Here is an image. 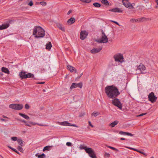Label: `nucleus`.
Segmentation results:
<instances>
[{"label":"nucleus","mask_w":158,"mask_h":158,"mask_svg":"<svg viewBox=\"0 0 158 158\" xmlns=\"http://www.w3.org/2000/svg\"><path fill=\"white\" fill-rule=\"evenodd\" d=\"M45 35L44 30L39 26L34 27L33 30L32 35L36 38L43 37Z\"/></svg>","instance_id":"obj_1"},{"label":"nucleus","mask_w":158,"mask_h":158,"mask_svg":"<svg viewBox=\"0 0 158 158\" xmlns=\"http://www.w3.org/2000/svg\"><path fill=\"white\" fill-rule=\"evenodd\" d=\"M120 94L117 88L114 85L109 86V98H115Z\"/></svg>","instance_id":"obj_2"},{"label":"nucleus","mask_w":158,"mask_h":158,"mask_svg":"<svg viewBox=\"0 0 158 158\" xmlns=\"http://www.w3.org/2000/svg\"><path fill=\"white\" fill-rule=\"evenodd\" d=\"M80 148L81 149H84L90 157L92 158H96L95 152L92 148H88L86 146L83 145H81Z\"/></svg>","instance_id":"obj_3"},{"label":"nucleus","mask_w":158,"mask_h":158,"mask_svg":"<svg viewBox=\"0 0 158 158\" xmlns=\"http://www.w3.org/2000/svg\"><path fill=\"white\" fill-rule=\"evenodd\" d=\"M113 57L115 61L122 63L124 62L123 55L121 53H118L115 54Z\"/></svg>","instance_id":"obj_4"},{"label":"nucleus","mask_w":158,"mask_h":158,"mask_svg":"<svg viewBox=\"0 0 158 158\" xmlns=\"http://www.w3.org/2000/svg\"><path fill=\"white\" fill-rule=\"evenodd\" d=\"M112 102L114 105L118 107L120 109H122V104L118 99L114 98L112 100Z\"/></svg>","instance_id":"obj_5"},{"label":"nucleus","mask_w":158,"mask_h":158,"mask_svg":"<svg viewBox=\"0 0 158 158\" xmlns=\"http://www.w3.org/2000/svg\"><path fill=\"white\" fill-rule=\"evenodd\" d=\"M136 67L137 68L136 70H139L142 74H144L146 73V67L143 64L140 63L139 65L137 66Z\"/></svg>","instance_id":"obj_6"},{"label":"nucleus","mask_w":158,"mask_h":158,"mask_svg":"<svg viewBox=\"0 0 158 158\" xmlns=\"http://www.w3.org/2000/svg\"><path fill=\"white\" fill-rule=\"evenodd\" d=\"M96 41L99 43H106L108 41V39L104 34H102L101 38L96 39Z\"/></svg>","instance_id":"obj_7"},{"label":"nucleus","mask_w":158,"mask_h":158,"mask_svg":"<svg viewBox=\"0 0 158 158\" xmlns=\"http://www.w3.org/2000/svg\"><path fill=\"white\" fill-rule=\"evenodd\" d=\"M23 106L20 104H11L9 105L10 108H12L17 110H19L22 109Z\"/></svg>","instance_id":"obj_8"},{"label":"nucleus","mask_w":158,"mask_h":158,"mask_svg":"<svg viewBox=\"0 0 158 158\" xmlns=\"http://www.w3.org/2000/svg\"><path fill=\"white\" fill-rule=\"evenodd\" d=\"M148 100L152 103H154L156 102L157 97L154 95V93L152 92L150 93L148 96Z\"/></svg>","instance_id":"obj_9"},{"label":"nucleus","mask_w":158,"mask_h":158,"mask_svg":"<svg viewBox=\"0 0 158 158\" xmlns=\"http://www.w3.org/2000/svg\"><path fill=\"white\" fill-rule=\"evenodd\" d=\"M82 86V82H80L78 83H73L70 87L71 89L75 88L77 87H79L81 88Z\"/></svg>","instance_id":"obj_10"},{"label":"nucleus","mask_w":158,"mask_h":158,"mask_svg":"<svg viewBox=\"0 0 158 158\" xmlns=\"http://www.w3.org/2000/svg\"><path fill=\"white\" fill-rule=\"evenodd\" d=\"M88 33L86 31H81L80 35V38L81 40H84L87 37Z\"/></svg>","instance_id":"obj_11"},{"label":"nucleus","mask_w":158,"mask_h":158,"mask_svg":"<svg viewBox=\"0 0 158 158\" xmlns=\"http://www.w3.org/2000/svg\"><path fill=\"white\" fill-rule=\"evenodd\" d=\"M123 9L121 8L115 7L113 9H109V11H111L114 12H117L119 13H122L123 11Z\"/></svg>","instance_id":"obj_12"},{"label":"nucleus","mask_w":158,"mask_h":158,"mask_svg":"<svg viewBox=\"0 0 158 158\" xmlns=\"http://www.w3.org/2000/svg\"><path fill=\"white\" fill-rule=\"evenodd\" d=\"M123 4L127 8H128L131 9H134V7H133L131 3L129 2H126L124 1H122Z\"/></svg>","instance_id":"obj_13"},{"label":"nucleus","mask_w":158,"mask_h":158,"mask_svg":"<svg viewBox=\"0 0 158 158\" xmlns=\"http://www.w3.org/2000/svg\"><path fill=\"white\" fill-rule=\"evenodd\" d=\"M59 124L60 125L63 126H72L77 127H78L75 124H71V123H69L67 121H64L62 122H60Z\"/></svg>","instance_id":"obj_14"},{"label":"nucleus","mask_w":158,"mask_h":158,"mask_svg":"<svg viewBox=\"0 0 158 158\" xmlns=\"http://www.w3.org/2000/svg\"><path fill=\"white\" fill-rule=\"evenodd\" d=\"M102 48H94L90 51V52L92 53H96L100 52L102 49Z\"/></svg>","instance_id":"obj_15"},{"label":"nucleus","mask_w":158,"mask_h":158,"mask_svg":"<svg viewBox=\"0 0 158 158\" xmlns=\"http://www.w3.org/2000/svg\"><path fill=\"white\" fill-rule=\"evenodd\" d=\"M67 69L71 72H76V69L70 65H68L67 66Z\"/></svg>","instance_id":"obj_16"},{"label":"nucleus","mask_w":158,"mask_h":158,"mask_svg":"<svg viewBox=\"0 0 158 158\" xmlns=\"http://www.w3.org/2000/svg\"><path fill=\"white\" fill-rule=\"evenodd\" d=\"M75 21V19L74 18H71L68 20L67 23L69 25H70L74 23Z\"/></svg>","instance_id":"obj_17"},{"label":"nucleus","mask_w":158,"mask_h":158,"mask_svg":"<svg viewBox=\"0 0 158 158\" xmlns=\"http://www.w3.org/2000/svg\"><path fill=\"white\" fill-rule=\"evenodd\" d=\"M18 144L21 146H23L25 145L24 142L21 138L19 139L17 141Z\"/></svg>","instance_id":"obj_18"},{"label":"nucleus","mask_w":158,"mask_h":158,"mask_svg":"<svg viewBox=\"0 0 158 158\" xmlns=\"http://www.w3.org/2000/svg\"><path fill=\"white\" fill-rule=\"evenodd\" d=\"M9 26V24H2V25L0 26V30H2L4 29H5Z\"/></svg>","instance_id":"obj_19"},{"label":"nucleus","mask_w":158,"mask_h":158,"mask_svg":"<svg viewBox=\"0 0 158 158\" xmlns=\"http://www.w3.org/2000/svg\"><path fill=\"white\" fill-rule=\"evenodd\" d=\"M2 71V72L7 74H9L10 73V71L7 68L4 67H2L1 69Z\"/></svg>","instance_id":"obj_20"},{"label":"nucleus","mask_w":158,"mask_h":158,"mask_svg":"<svg viewBox=\"0 0 158 158\" xmlns=\"http://www.w3.org/2000/svg\"><path fill=\"white\" fill-rule=\"evenodd\" d=\"M139 20L140 22H143L145 21H147L149 20H151V19L148 18H145L144 17H142L141 18H139Z\"/></svg>","instance_id":"obj_21"},{"label":"nucleus","mask_w":158,"mask_h":158,"mask_svg":"<svg viewBox=\"0 0 158 158\" xmlns=\"http://www.w3.org/2000/svg\"><path fill=\"white\" fill-rule=\"evenodd\" d=\"M118 122H119L118 121L115 120L110 123L109 124V126H111L112 127H114L115 125L118 123Z\"/></svg>","instance_id":"obj_22"},{"label":"nucleus","mask_w":158,"mask_h":158,"mask_svg":"<svg viewBox=\"0 0 158 158\" xmlns=\"http://www.w3.org/2000/svg\"><path fill=\"white\" fill-rule=\"evenodd\" d=\"M19 75L20 77L22 78H26V73L25 72H21L19 73Z\"/></svg>","instance_id":"obj_23"},{"label":"nucleus","mask_w":158,"mask_h":158,"mask_svg":"<svg viewBox=\"0 0 158 158\" xmlns=\"http://www.w3.org/2000/svg\"><path fill=\"white\" fill-rule=\"evenodd\" d=\"M19 114L26 119L29 120L30 119V118L28 116L24 114L19 113Z\"/></svg>","instance_id":"obj_24"},{"label":"nucleus","mask_w":158,"mask_h":158,"mask_svg":"<svg viewBox=\"0 0 158 158\" xmlns=\"http://www.w3.org/2000/svg\"><path fill=\"white\" fill-rule=\"evenodd\" d=\"M46 48L49 50L52 47V45L50 42H48L46 45Z\"/></svg>","instance_id":"obj_25"},{"label":"nucleus","mask_w":158,"mask_h":158,"mask_svg":"<svg viewBox=\"0 0 158 158\" xmlns=\"http://www.w3.org/2000/svg\"><path fill=\"white\" fill-rule=\"evenodd\" d=\"M35 156L37 157L38 158H45L46 156L45 155L44 153L41 155H39L38 154H37L35 155Z\"/></svg>","instance_id":"obj_26"},{"label":"nucleus","mask_w":158,"mask_h":158,"mask_svg":"<svg viewBox=\"0 0 158 158\" xmlns=\"http://www.w3.org/2000/svg\"><path fill=\"white\" fill-rule=\"evenodd\" d=\"M26 78H30V77H33L34 75L31 73H28L27 74H26L25 76Z\"/></svg>","instance_id":"obj_27"},{"label":"nucleus","mask_w":158,"mask_h":158,"mask_svg":"<svg viewBox=\"0 0 158 158\" xmlns=\"http://www.w3.org/2000/svg\"><path fill=\"white\" fill-rule=\"evenodd\" d=\"M52 146H47L45 147L43 150V151H44L45 150L49 151L51 149V148L52 147Z\"/></svg>","instance_id":"obj_28"},{"label":"nucleus","mask_w":158,"mask_h":158,"mask_svg":"<svg viewBox=\"0 0 158 158\" xmlns=\"http://www.w3.org/2000/svg\"><path fill=\"white\" fill-rule=\"evenodd\" d=\"M58 27L63 31H64V28L61 24H58L57 25Z\"/></svg>","instance_id":"obj_29"},{"label":"nucleus","mask_w":158,"mask_h":158,"mask_svg":"<svg viewBox=\"0 0 158 158\" xmlns=\"http://www.w3.org/2000/svg\"><path fill=\"white\" fill-rule=\"evenodd\" d=\"M22 146H18L17 147V149L20 151L21 152L23 153L24 151L23 148L22 147Z\"/></svg>","instance_id":"obj_30"},{"label":"nucleus","mask_w":158,"mask_h":158,"mask_svg":"<svg viewBox=\"0 0 158 158\" xmlns=\"http://www.w3.org/2000/svg\"><path fill=\"white\" fill-rule=\"evenodd\" d=\"M101 2L105 5H107L109 4V2L107 0H102Z\"/></svg>","instance_id":"obj_31"},{"label":"nucleus","mask_w":158,"mask_h":158,"mask_svg":"<svg viewBox=\"0 0 158 158\" xmlns=\"http://www.w3.org/2000/svg\"><path fill=\"white\" fill-rule=\"evenodd\" d=\"M99 114H100L98 112H94L91 115L94 116V117H96Z\"/></svg>","instance_id":"obj_32"},{"label":"nucleus","mask_w":158,"mask_h":158,"mask_svg":"<svg viewBox=\"0 0 158 158\" xmlns=\"http://www.w3.org/2000/svg\"><path fill=\"white\" fill-rule=\"evenodd\" d=\"M93 5L95 7H99L101 6L100 4L98 3H93Z\"/></svg>","instance_id":"obj_33"},{"label":"nucleus","mask_w":158,"mask_h":158,"mask_svg":"<svg viewBox=\"0 0 158 158\" xmlns=\"http://www.w3.org/2000/svg\"><path fill=\"white\" fill-rule=\"evenodd\" d=\"M105 92L107 95L109 96V86H107L106 87Z\"/></svg>","instance_id":"obj_34"},{"label":"nucleus","mask_w":158,"mask_h":158,"mask_svg":"<svg viewBox=\"0 0 158 158\" xmlns=\"http://www.w3.org/2000/svg\"><path fill=\"white\" fill-rule=\"evenodd\" d=\"M29 123L31 124V125H35L36 124H37L39 126H43V125H42V124H38V123H33L32 122H29Z\"/></svg>","instance_id":"obj_35"},{"label":"nucleus","mask_w":158,"mask_h":158,"mask_svg":"<svg viewBox=\"0 0 158 158\" xmlns=\"http://www.w3.org/2000/svg\"><path fill=\"white\" fill-rule=\"evenodd\" d=\"M11 139L12 140L14 141H18V140L19 139H18V138L17 137H11Z\"/></svg>","instance_id":"obj_36"},{"label":"nucleus","mask_w":158,"mask_h":158,"mask_svg":"<svg viewBox=\"0 0 158 158\" xmlns=\"http://www.w3.org/2000/svg\"><path fill=\"white\" fill-rule=\"evenodd\" d=\"M83 2L89 3L91 2V0H80Z\"/></svg>","instance_id":"obj_37"},{"label":"nucleus","mask_w":158,"mask_h":158,"mask_svg":"<svg viewBox=\"0 0 158 158\" xmlns=\"http://www.w3.org/2000/svg\"><path fill=\"white\" fill-rule=\"evenodd\" d=\"M137 152L143 155H144L145 156H147V154H146V153H145L141 151H140L138 149V151H137Z\"/></svg>","instance_id":"obj_38"},{"label":"nucleus","mask_w":158,"mask_h":158,"mask_svg":"<svg viewBox=\"0 0 158 158\" xmlns=\"http://www.w3.org/2000/svg\"><path fill=\"white\" fill-rule=\"evenodd\" d=\"M109 148H110V149H111L114 150L116 152H118V149H116V148H114V147H111V146H109Z\"/></svg>","instance_id":"obj_39"},{"label":"nucleus","mask_w":158,"mask_h":158,"mask_svg":"<svg viewBox=\"0 0 158 158\" xmlns=\"http://www.w3.org/2000/svg\"><path fill=\"white\" fill-rule=\"evenodd\" d=\"M40 3L43 6H45L47 4L46 2H40Z\"/></svg>","instance_id":"obj_40"},{"label":"nucleus","mask_w":158,"mask_h":158,"mask_svg":"<svg viewBox=\"0 0 158 158\" xmlns=\"http://www.w3.org/2000/svg\"><path fill=\"white\" fill-rule=\"evenodd\" d=\"M66 145L68 147H71L72 144L70 142H68L66 143Z\"/></svg>","instance_id":"obj_41"},{"label":"nucleus","mask_w":158,"mask_h":158,"mask_svg":"<svg viewBox=\"0 0 158 158\" xmlns=\"http://www.w3.org/2000/svg\"><path fill=\"white\" fill-rule=\"evenodd\" d=\"M136 19H131L130 20V22L132 23L136 22Z\"/></svg>","instance_id":"obj_42"},{"label":"nucleus","mask_w":158,"mask_h":158,"mask_svg":"<svg viewBox=\"0 0 158 158\" xmlns=\"http://www.w3.org/2000/svg\"><path fill=\"white\" fill-rule=\"evenodd\" d=\"M25 108L27 109H28L30 108L28 104H26L25 105Z\"/></svg>","instance_id":"obj_43"},{"label":"nucleus","mask_w":158,"mask_h":158,"mask_svg":"<svg viewBox=\"0 0 158 158\" xmlns=\"http://www.w3.org/2000/svg\"><path fill=\"white\" fill-rule=\"evenodd\" d=\"M110 38L111 39L110 40L109 39V42L110 41V42H112L114 38V35H112V36H111L110 37Z\"/></svg>","instance_id":"obj_44"},{"label":"nucleus","mask_w":158,"mask_h":158,"mask_svg":"<svg viewBox=\"0 0 158 158\" xmlns=\"http://www.w3.org/2000/svg\"><path fill=\"white\" fill-rule=\"evenodd\" d=\"M126 132L123 131H120L119 132V134L121 135H126Z\"/></svg>","instance_id":"obj_45"},{"label":"nucleus","mask_w":158,"mask_h":158,"mask_svg":"<svg viewBox=\"0 0 158 158\" xmlns=\"http://www.w3.org/2000/svg\"><path fill=\"white\" fill-rule=\"evenodd\" d=\"M126 135H128V136H133L134 135L133 134H132L131 133H130L129 132H126Z\"/></svg>","instance_id":"obj_46"},{"label":"nucleus","mask_w":158,"mask_h":158,"mask_svg":"<svg viewBox=\"0 0 158 158\" xmlns=\"http://www.w3.org/2000/svg\"><path fill=\"white\" fill-rule=\"evenodd\" d=\"M147 114V113H142V114H139V115H137V117L142 116H143V115H146Z\"/></svg>","instance_id":"obj_47"},{"label":"nucleus","mask_w":158,"mask_h":158,"mask_svg":"<svg viewBox=\"0 0 158 158\" xmlns=\"http://www.w3.org/2000/svg\"><path fill=\"white\" fill-rule=\"evenodd\" d=\"M28 5L30 6H31L33 5V4L32 2V1H31L29 3Z\"/></svg>","instance_id":"obj_48"},{"label":"nucleus","mask_w":158,"mask_h":158,"mask_svg":"<svg viewBox=\"0 0 158 158\" xmlns=\"http://www.w3.org/2000/svg\"><path fill=\"white\" fill-rule=\"evenodd\" d=\"M0 120L1 121H4L5 122L7 121V120H6V119L2 118H0Z\"/></svg>","instance_id":"obj_49"},{"label":"nucleus","mask_w":158,"mask_h":158,"mask_svg":"<svg viewBox=\"0 0 158 158\" xmlns=\"http://www.w3.org/2000/svg\"><path fill=\"white\" fill-rule=\"evenodd\" d=\"M14 152H16L18 154H19V155H20V154L19 153V152H18L15 149V150H14Z\"/></svg>","instance_id":"obj_50"},{"label":"nucleus","mask_w":158,"mask_h":158,"mask_svg":"<svg viewBox=\"0 0 158 158\" xmlns=\"http://www.w3.org/2000/svg\"><path fill=\"white\" fill-rule=\"evenodd\" d=\"M105 156L106 157H108L109 156V154L107 153H105Z\"/></svg>","instance_id":"obj_51"},{"label":"nucleus","mask_w":158,"mask_h":158,"mask_svg":"<svg viewBox=\"0 0 158 158\" xmlns=\"http://www.w3.org/2000/svg\"><path fill=\"white\" fill-rule=\"evenodd\" d=\"M37 84H44V82H38L36 83Z\"/></svg>","instance_id":"obj_52"},{"label":"nucleus","mask_w":158,"mask_h":158,"mask_svg":"<svg viewBox=\"0 0 158 158\" xmlns=\"http://www.w3.org/2000/svg\"><path fill=\"white\" fill-rule=\"evenodd\" d=\"M20 121L21 122H22L23 123H27V122L25 120H20Z\"/></svg>","instance_id":"obj_53"},{"label":"nucleus","mask_w":158,"mask_h":158,"mask_svg":"<svg viewBox=\"0 0 158 158\" xmlns=\"http://www.w3.org/2000/svg\"><path fill=\"white\" fill-rule=\"evenodd\" d=\"M8 147L10 148V149H11V150H13L14 151V150H15V149L12 148L10 146H8Z\"/></svg>","instance_id":"obj_54"},{"label":"nucleus","mask_w":158,"mask_h":158,"mask_svg":"<svg viewBox=\"0 0 158 158\" xmlns=\"http://www.w3.org/2000/svg\"><path fill=\"white\" fill-rule=\"evenodd\" d=\"M89 125L91 126L92 127H93V126L91 124V123L90 122V121H89Z\"/></svg>","instance_id":"obj_55"},{"label":"nucleus","mask_w":158,"mask_h":158,"mask_svg":"<svg viewBox=\"0 0 158 158\" xmlns=\"http://www.w3.org/2000/svg\"><path fill=\"white\" fill-rule=\"evenodd\" d=\"M72 12V11L71 10H69L67 13V15H69Z\"/></svg>","instance_id":"obj_56"},{"label":"nucleus","mask_w":158,"mask_h":158,"mask_svg":"<svg viewBox=\"0 0 158 158\" xmlns=\"http://www.w3.org/2000/svg\"><path fill=\"white\" fill-rule=\"evenodd\" d=\"M131 149L132 150H134V151H136V152H137V151H138V149H135L134 148H131Z\"/></svg>","instance_id":"obj_57"},{"label":"nucleus","mask_w":158,"mask_h":158,"mask_svg":"<svg viewBox=\"0 0 158 158\" xmlns=\"http://www.w3.org/2000/svg\"><path fill=\"white\" fill-rule=\"evenodd\" d=\"M114 23H115L117 25H118V26H120L119 24L116 21H115L114 22Z\"/></svg>","instance_id":"obj_58"},{"label":"nucleus","mask_w":158,"mask_h":158,"mask_svg":"<svg viewBox=\"0 0 158 158\" xmlns=\"http://www.w3.org/2000/svg\"><path fill=\"white\" fill-rule=\"evenodd\" d=\"M136 22H140L139 18L138 19H136Z\"/></svg>","instance_id":"obj_59"},{"label":"nucleus","mask_w":158,"mask_h":158,"mask_svg":"<svg viewBox=\"0 0 158 158\" xmlns=\"http://www.w3.org/2000/svg\"><path fill=\"white\" fill-rule=\"evenodd\" d=\"M130 0H123L122 1H124V2L126 1V2H129V1Z\"/></svg>","instance_id":"obj_60"},{"label":"nucleus","mask_w":158,"mask_h":158,"mask_svg":"<svg viewBox=\"0 0 158 158\" xmlns=\"http://www.w3.org/2000/svg\"><path fill=\"white\" fill-rule=\"evenodd\" d=\"M143 0L144 2H145V3H147L148 2V1H149V0Z\"/></svg>","instance_id":"obj_61"},{"label":"nucleus","mask_w":158,"mask_h":158,"mask_svg":"<svg viewBox=\"0 0 158 158\" xmlns=\"http://www.w3.org/2000/svg\"><path fill=\"white\" fill-rule=\"evenodd\" d=\"M25 125H26V126H28L29 127H31V125H30L29 124H27V123H25Z\"/></svg>","instance_id":"obj_62"},{"label":"nucleus","mask_w":158,"mask_h":158,"mask_svg":"<svg viewBox=\"0 0 158 158\" xmlns=\"http://www.w3.org/2000/svg\"><path fill=\"white\" fill-rule=\"evenodd\" d=\"M85 113H84L83 114H82V115L80 114V117H81V116H83L84 115H85Z\"/></svg>","instance_id":"obj_63"},{"label":"nucleus","mask_w":158,"mask_h":158,"mask_svg":"<svg viewBox=\"0 0 158 158\" xmlns=\"http://www.w3.org/2000/svg\"><path fill=\"white\" fill-rule=\"evenodd\" d=\"M156 3L157 5H158V0H156Z\"/></svg>","instance_id":"obj_64"}]
</instances>
